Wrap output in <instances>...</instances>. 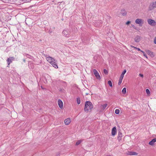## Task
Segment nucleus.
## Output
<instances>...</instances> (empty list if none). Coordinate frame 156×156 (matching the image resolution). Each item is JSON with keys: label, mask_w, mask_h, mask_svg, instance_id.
I'll return each mask as SVG.
<instances>
[{"label": "nucleus", "mask_w": 156, "mask_h": 156, "mask_svg": "<svg viewBox=\"0 0 156 156\" xmlns=\"http://www.w3.org/2000/svg\"><path fill=\"white\" fill-rule=\"evenodd\" d=\"M44 56L46 57L47 60L49 62L53 67L55 68H58V66L56 64V61L50 56H47L46 55H44Z\"/></svg>", "instance_id": "obj_1"}, {"label": "nucleus", "mask_w": 156, "mask_h": 156, "mask_svg": "<svg viewBox=\"0 0 156 156\" xmlns=\"http://www.w3.org/2000/svg\"><path fill=\"white\" fill-rule=\"evenodd\" d=\"M93 108V105L92 103L89 101H87L85 102L84 110L85 112H87Z\"/></svg>", "instance_id": "obj_2"}, {"label": "nucleus", "mask_w": 156, "mask_h": 156, "mask_svg": "<svg viewBox=\"0 0 156 156\" xmlns=\"http://www.w3.org/2000/svg\"><path fill=\"white\" fill-rule=\"evenodd\" d=\"M70 32L68 29H65L63 30L62 34L63 35L66 37H69L70 34Z\"/></svg>", "instance_id": "obj_3"}, {"label": "nucleus", "mask_w": 156, "mask_h": 156, "mask_svg": "<svg viewBox=\"0 0 156 156\" xmlns=\"http://www.w3.org/2000/svg\"><path fill=\"white\" fill-rule=\"evenodd\" d=\"M93 72L96 78L98 80H100L101 77L97 71L96 69H94L93 70Z\"/></svg>", "instance_id": "obj_4"}, {"label": "nucleus", "mask_w": 156, "mask_h": 156, "mask_svg": "<svg viewBox=\"0 0 156 156\" xmlns=\"http://www.w3.org/2000/svg\"><path fill=\"white\" fill-rule=\"evenodd\" d=\"M144 20L140 19H137L136 20L135 23H136L139 24L140 26H142L144 23Z\"/></svg>", "instance_id": "obj_5"}, {"label": "nucleus", "mask_w": 156, "mask_h": 156, "mask_svg": "<svg viewBox=\"0 0 156 156\" xmlns=\"http://www.w3.org/2000/svg\"><path fill=\"white\" fill-rule=\"evenodd\" d=\"M148 23L151 26H154L155 25V21L153 20L149 19L147 20Z\"/></svg>", "instance_id": "obj_6"}, {"label": "nucleus", "mask_w": 156, "mask_h": 156, "mask_svg": "<svg viewBox=\"0 0 156 156\" xmlns=\"http://www.w3.org/2000/svg\"><path fill=\"white\" fill-rule=\"evenodd\" d=\"M58 103L59 107L60 108L62 109L63 108V102L61 100L59 99L58 101Z\"/></svg>", "instance_id": "obj_7"}, {"label": "nucleus", "mask_w": 156, "mask_h": 156, "mask_svg": "<svg viewBox=\"0 0 156 156\" xmlns=\"http://www.w3.org/2000/svg\"><path fill=\"white\" fill-rule=\"evenodd\" d=\"M14 59V58L12 57H10L7 59V61L8 62V65H9L12 62V60H13Z\"/></svg>", "instance_id": "obj_8"}, {"label": "nucleus", "mask_w": 156, "mask_h": 156, "mask_svg": "<svg viewBox=\"0 0 156 156\" xmlns=\"http://www.w3.org/2000/svg\"><path fill=\"white\" fill-rule=\"evenodd\" d=\"M116 133V129L115 127H114L112 129V136H115Z\"/></svg>", "instance_id": "obj_9"}, {"label": "nucleus", "mask_w": 156, "mask_h": 156, "mask_svg": "<svg viewBox=\"0 0 156 156\" xmlns=\"http://www.w3.org/2000/svg\"><path fill=\"white\" fill-rule=\"evenodd\" d=\"M145 51L148 55H150L151 57H153L154 55L153 52L149 50H146Z\"/></svg>", "instance_id": "obj_10"}, {"label": "nucleus", "mask_w": 156, "mask_h": 156, "mask_svg": "<svg viewBox=\"0 0 156 156\" xmlns=\"http://www.w3.org/2000/svg\"><path fill=\"white\" fill-rule=\"evenodd\" d=\"M71 120L69 118H67L64 121V123L66 125H68L70 123Z\"/></svg>", "instance_id": "obj_11"}, {"label": "nucleus", "mask_w": 156, "mask_h": 156, "mask_svg": "<svg viewBox=\"0 0 156 156\" xmlns=\"http://www.w3.org/2000/svg\"><path fill=\"white\" fill-rule=\"evenodd\" d=\"M140 40V36H136L134 38V41L136 42H139Z\"/></svg>", "instance_id": "obj_12"}, {"label": "nucleus", "mask_w": 156, "mask_h": 156, "mask_svg": "<svg viewBox=\"0 0 156 156\" xmlns=\"http://www.w3.org/2000/svg\"><path fill=\"white\" fill-rule=\"evenodd\" d=\"M156 142V138H154L149 142V144L151 145H153L155 142Z\"/></svg>", "instance_id": "obj_13"}, {"label": "nucleus", "mask_w": 156, "mask_h": 156, "mask_svg": "<svg viewBox=\"0 0 156 156\" xmlns=\"http://www.w3.org/2000/svg\"><path fill=\"white\" fill-rule=\"evenodd\" d=\"M121 13L123 16H125L127 14V12L124 9H122L121 11Z\"/></svg>", "instance_id": "obj_14"}, {"label": "nucleus", "mask_w": 156, "mask_h": 156, "mask_svg": "<svg viewBox=\"0 0 156 156\" xmlns=\"http://www.w3.org/2000/svg\"><path fill=\"white\" fill-rule=\"evenodd\" d=\"M128 154L131 155H137L138 154V153L135 152H132V151H130L128 152Z\"/></svg>", "instance_id": "obj_15"}, {"label": "nucleus", "mask_w": 156, "mask_h": 156, "mask_svg": "<svg viewBox=\"0 0 156 156\" xmlns=\"http://www.w3.org/2000/svg\"><path fill=\"white\" fill-rule=\"evenodd\" d=\"M108 104H105L104 105H101V108L102 110H104L107 107Z\"/></svg>", "instance_id": "obj_16"}, {"label": "nucleus", "mask_w": 156, "mask_h": 156, "mask_svg": "<svg viewBox=\"0 0 156 156\" xmlns=\"http://www.w3.org/2000/svg\"><path fill=\"white\" fill-rule=\"evenodd\" d=\"M122 137V133H121L119 132L118 133V140L120 141L121 139V137Z\"/></svg>", "instance_id": "obj_17"}, {"label": "nucleus", "mask_w": 156, "mask_h": 156, "mask_svg": "<svg viewBox=\"0 0 156 156\" xmlns=\"http://www.w3.org/2000/svg\"><path fill=\"white\" fill-rule=\"evenodd\" d=\"M126 69H124L123 71V72L122 73V74H121V75L120 77H121V78L123 79L124 77V75L126 73Z\"/></svg>", "instance_id": "obj_18"}, {"label": "nucleus", "mask_w": 156, "mask_h": 156, "mask_svg": "<svg viewBox=\"0 0 156 156\" xmlns=\"http://www.w3.org/2000/svg\"><path fill=\"white\" fill-rule=\"evenodd\" d=\"M83 140H78L76 142V146H77L80 144L83 141Z\"/></svg>", "instance_id": "obj_19"}, {"label": "nucleus", "mask_w": 156, "mask_h": 156, "mask_svg": "<svg viewBox=\"0 0 156 156\" xmlns=\"http://www.w3.org/2000/svg\"><path fill=\"white\" fill-rule=\"evenodd\" d=\"M122 79V78H121V77L119 78V79L118 82V85H120L121 83Z\"/></svg>", "instance_id": "obj_20"}, {"label": "nucleus", "mask_w": 156, "mask_h": 156, "mask_svg": "<svg viewBox=\"0 0 156 156\" xmlns=\"http://www.w3.org/2000/svg\"><path fill=\"white\" fill-rule=\"evenodd\" d=\"M77 103L78 104H80V98H77L76 100Z\"/></svg>", "instance_id": "obj_21"}, {"label": "nucleus", "mask_w": 156, "mask_h": 156, "mask_svg": "<svg viewBox=\"0 0 156 156\" xmlns=\"http://www.w3.org/2000/svg\"><path fill=\"white\" fill-rule=\"evenodd\" d=\"M126 92V89L125 87L123 88L122 90V92L123 94H125Z\"/></svg>", "instance_id": "obj_22"}, {"label": "nucleus", "mask_w": 156, "mask_h": 156, "mask_svg": "<svg viewBox=\"0 0 156 156\" xmlns=\"http://www.w3.org/2000/svg\"><path fill=\"white\" fill-rule=\"evenodd\" d=\"M108 84L110 87H112V83L111 80H109L108 81Z\"/></svg>", "instance_id": "obj_23"}, {"label": "nucleus", "mask_w": 156, "mask_h": 156, "mask_svg": "<svg viewBox=\"0 0 156 156\" xmlns=\"http://www.w3.org/2000/svg\"><path fill=\"white\" fill-rule=\"evenodd\" d=\"M115 113L116 114H118L119 113V110L118 109H116L115 111Z\"/></svg>", "instance_id": "obj_24"}, {"label": "nucleus", "mask_w": 156, "mask_h": 156, "mask_svg": "<svg viewBox=\"0 0 156 156\" xmlns=\"http://www.w3.org/2000/svg\"><path fill=\"white\" fill-rule=\"evenodd\" d=\"M152 6L153 8H155L156 6V4L155 2V3L153 2L152 4Z\"/></svg>", "instance_id": "obj_25"}, {"label": "nucleus", "mask_w": 156, "mask_h": 156, "mask_svg": "<svg viewBox=\"0 0 156 156\" xmlns=\"http://www.w3.org/2000/svg\"><path fill=\"white\" fill-rule=\"evenodd\" d=\"M104 73L106 74H107L108 73V72L107 70L106 69H104Z\"/></svg>", "instance_id": "obj_26"}, {"label": "nucleus", "mask_w": 156, "mask_h": 156, "mask_svg": "<svg viewBox=\"0 0 156 156\" xmlns=\"http://www.w3.org/2000/svg\"><path fill=\"white\" fill-rule=\"evenodd\" d=\"M146 91L147 94H150V92L149 89H147Z\"/></svg>", "instance_id": "obj_27"}, {"label": "nucleus", "mask_w": 156, "mask_h": 156, "mask_svg": "<svg viewBox=\"0 0 156 156\" xmlns=\"http://www.w3.org/2000/svg\"><path fill=\"white\" fill-rule=\"evenodd\" d=\"M26 57H27V58H30V57H31V56H30V55H28V54L27 55H26Z\"/></svg>", "instance_id": "obj_28"}, {"label": "nucleus", "mask_w": 156, "mask_h": 156, "mask_svg": "<svg viewBox=\"0 0 156 156\" xmlns=\"http://www.w3.org/2000/svg\"><path fill=\"white\" fill-rule=\"evenodd\" d=\"M154 42V44H156V37H155Z\"/></svg>", "instance_id": "obj_29"}, {"label": "nucleus", "mask_w": 156, "mask_h": 156, "mask_svg": "<svg viewBox=\"0 0 156 156\" xmlns=\"http://www.w3.org/2000/svg\"><path fill=\"white\" fill-rule=\"evenodd\" d=\"M130 23V22L129 21H128L126 23V25H128Z\"/></svg>", "instance_id": "obj_30"}, {"label": "nucleus", "mask_w": 156, "mask_h": 156, "mask_svg": "<svg viewBox=\"0 0 156 156\" xmlns=\"http://www.w3.org/2000/svg\"><path fill=\"white\" fill-rule=\"evenodd\" d=\"M131 47L132 48H134V49H136V48H137V47H134V46H132V45H131Z\"/></svg>", "instance_id": "obj_31"}, {"label": "nucleus", "mask_w": 156, "mask_h": 156, "mask_svg": "<svg viewBox=\"0 0 156 156\" xmlns=\"http://www.w3.org/2000/svg\"><path fill=\"white\" fill-rule=\"evenodd\" d=\"M139 76L141 77H143V75L141 74H139Z\"/></svg>", "instance_id": "obj_32"}, {"label": "nucleus", "mask_w": 156, "mask_h": 156, "mask_svg": "<svg viewBox=\"0 0 156 156\" xmlns=\"http://www.w3.org/2000/svg\"><path fill=\"white\" fill-rule=\"evenodd\" d=\"M136 49L138 51H141V50H140V48H136Z\"/></svg>", "instance_id": "obj_33"}, {"label": "nucleus", "mask_w": 156, "mask_h": 156, "mask_svg": "<svg viewBox=\"0 0 156 156\" xmlns=\"http://www.w3.org/2000/svg\"><path fill=\"white\" fill-rule=\"evenodd\" d=\"M144 55L147 58V56L145 54H144Z\"/></svg>", "instance_id": "obj_34"}, {"label": "nucleus", "mask_w": 156, "mask_h": 156, "mask_svg": "<svg viewBox=\"0 0 156 156\" xmlns=\"http://www.w3.org/2000/svg\"><path fill=\"white\" fill-rule=\"evenodd\" d=\"M141 51V52L142 53H143V54H145V53L144 52V51H142V50H141V51Z\"/></svg>", "instance_id": "obj_35"}, {"label": "nucleus", "mask_w": 156, "mask_h": 156, "mask_svg": "<svg viewBox=\"0 0 156 156\" xmlns=\"http://www.w3.org/2000/svg\"><path fill=\"white\" fill-rule=\"evenodd\" d=\"M30 65H33V63H30Z\"/></svg>", "instance_id": "obj_36"}, {"label": "nucleus", "mask_w": 156, "mask_h": 156, "mask_svg": "<svg viewBox=\"0 0 156 156\" xmlns=\"http://www.w3.org/2000/svg\"><path fill=\"white\" fill-rule=\"evenodd\" d=\"M23 61L25 62V60H23Z\"/></svg>", "instance_id": "obj_37"}, {"label": "nucleus", "mask_w": 156, "mask_h": 156, "mask_svg": "<svg viewBox=\"0 0 156 156\" xmlns=\"http://www.w3.org/2000/svg\"><path fill=\"white\" fill-rule=\"evenodd\" d=\"M100 22L101 23V21H100Z\"/></svg>", "instance_id": "obj_38"}, {"label": "nucleus", "mask_w": 156, "mask_h": 156, "mask_svg": "<svg viewBox=\"0 0 156 156\" xmlns=\"http://www.w3.org/2000/svg\"><path fill=\"white\" fill-rule=\"evenodd\" d=\"M155 3L156 4V1H155Z\"/></svg>", "instance_id": "obj_39"}]
</instances>
